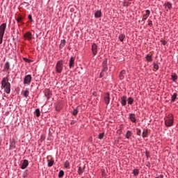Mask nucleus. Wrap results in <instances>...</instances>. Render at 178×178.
Returning <instances> with one entry per match:
<instances>
[{
	"mask_svg": "<svg viewBox=\"0 0 178 178\" xmlns=\"http://www.w3.org/2000/svg\"><path fill=\"white\" fill-rule=\"evenodd\" d=\"M22 20H23V18L22 17H19L17 19V22L19 23Z\"/></svg>",
	"mask_w": 178,
	"mask_h": 178,
	"instance_id": "ea45409f",
	"label": "nucleus"
},
{
	"mask_svg": "<svg viewBox=\"0 0 178 178\" xmlns=\"http://www.w3.org/2000/svg\"><path fill=\"white\" fill-rule=\"evenodd\" d=\"M173 115L170 114L167 118L165 119V124L167 127H171L173 126Z\"/></svg>",
	"mask_w": 178,
	"mask_h": 178,
	"instance_id": "7ed1b4c3",
	"label": "nucleus"
},
{
	"mask_svg": "<svg viewBox=\"0 0 178 178\" xmlns=\"http://www.w3.org/2000/svg\"><path fill=\"white\" fill-rule=\"evenodd\" d=\"M133 135L131 131H127L125 135L126 138H130V137Z\"/></svg>",
	"mask_w": 178,
	"mask_h": 178,
	"instance_id": "412c9836",
	"label": "nucleus"
},
{
	"mask_svg": "<svg viewBox=\"0 0 178 178\" xmlns=\"http://www.w3.org/2000/svg\"><path fill=\"white\" fill-rule=\"evenodd\" d=\"M32 79L33 77L30 74L25 76L24 79V84L30 85V83H31Z\"/></svg>",
	"mask_w": 178,
	"mask_h": 178,
	"instance_id": "423d86ee",
	"label": "nucleus"
},
{
	"mask_svg": "<svg viewBox=\"0 0 178 178\" xmlns=\"http://www.w3.org/2000/svg\"><path fill=\"white\" fill-rule=\"evenodd\" d=\"M9 70H10V63L9 61H6L4 64L3 72H7L9 73Z\"/></svg>",
	"mask_w": 178,
	"mask_h": 178,
	"instance_id": "0eeeda50",
	"label": "nucleus"
},
{
	"mask_svg": "<svg viewBox=\"0 0 178 178\" xmlns=\"http://www.w3.org/2000/svg\"><path fill=\"white\" fill-rule=\"evenodd\" d=\"M134 102V99L131 97L128 98V104L129 105H133V103Z\"/></svg>",
	"mask_w": 178,
	"mask_h": 178,
	"instance_id": "bb28decb",
	"label": "nucleus"
},
{
	"mask_svg": "<svg viewBox=\"0 0 178 178\" xmlns=\"http://www.w3.org/2000/svg\"><path fill=\"white\" fill-rule=\"evenodd\" d=\"M64 166L65 168H66V169H67V168H69V166H70V163H69V161H65L64 163Z\"/></svg>",
	"mask_w": 178,
	"mask_h": 178,
	"instance_id": "473e14b6",
	"label": "nucleus"
},
{
	"mask_svg": "<svg viewBox=\"0 0 178 178\" xmlns=\"http://www.w3.org/2000/svg\"><path fill=\"white\" fill-rule=\"evenodd\" d=\"M127 104V96H122L121 97V105H122V106H126Z\"/></svg>",
	"mask_w": 178,
	"mask_h": 178,
	"instance_id": "f8f14e48",
	"label": "nucleus"
},
{
	"mask_svg": "<svg viewBox=\"0 0 178 178\" xmlns=\"http://www.w3.org/2000/svg\"><path fill=\"white\" fill-rule=\"evenodd\" d=\"M146 156H147V158H148V156H149V152H148V151H146Z\"/></svg>",
	"mask_w": 178,
	"mask_h": 178,
	"instance_id": "37998d69",
	"label": "nucleus"
},
{
	"mask_svg": "<svg viewBox=\"0 0 178 178\" xmlns=\"http://www.w3.org/2000/svg\"><path fill=\"white\" fill-rule=\"evenodd\" d=\"M102 72L106 73L108 72V59H105L102 63Z\"/></svg>",
	"mask_w": 178,
	"mask_h": 178,
	"instance_id": "39448f33",
	"label": "nucleus"
},
{
	"mask_svg": "<svg viewBox=\"0 0 178 178\" xmlns=\"http://www.w3.org/2000/svg\"><path fill=\"white\" fill-rule=\"evenodd\" d=\"M148 136V129H144L142 134V136L144 138L147 137Z\"/></svg>",
	"mask_w": 178,
	"mask_h": 178,
	"instance_id": "aec40b11",
	"label": "nucleus"
},
{
	"mask_svg": "<svg viewBox=\"0 0 178 178\" xmlns=\"http://www.w3.org/2000/svg\"><path fill=\"white\" fill-rule=\"evenodd\" d=\"M125 76H126V71L125 70L121 71L119 75L120 80H123V79H124Z\"/></svg>",
	"mask_w": 178,
	"mask_h": 178,
	"instance_id": "dca6fc26",
	"label": "nucleus"
},
{
	"mask_svg": "<svg viewBox=\"0 0 178 178\" xmlns=\"http://www.w3.org/2000/svg\"><path fill=\"white\" fill-rule=\"evenodd\" d=\"M28 19H29V20H31V22H33V17L31 16V15H29L28 16Z\"/></svg>",
	"mask_w": 178,
	"mask_h": 178,
	"instance_id": "58836bf2",
	"label": "nucleus"
},
{
	"mask_svg": "<svg viewBox=\"0 0 178 178\" xmlns=\"http://www.w3.org/2000/svg\"><path fill=\"white\" fill-rule=\"evenodd\" d=\"M77 113H79V111L77 109H74L72 112V115L74 116H76Z\"/></svg>",
	"mask_w": 178,
	"mask_h": 178,
	"instance_id": "f704fd0d",
	"label": "nucleus"
},
{
	"mask_svg": "<svg viewBox=\"0 0 178 178\" xmlns=\"http://www.w3.org/2000/svg\"><path fill=\"white\" fill-rule=\"evenodd\" d=\"M176 99H177V93H174L173 95L171 97V104H172V102H175Z\"/></svg>",
	"mask_w": 178,
	"mask_h": 178,
	"instance_id": "a211bd4d",
	"label": "nucleus"
},
{
	"mask_svg": "<svg viewBox=\"0 0 178 178\" xmlns=\"http://www.w3.org/2000/svg\"><path fill=\"white\" fill-rule=\"evenodd\" d=\"M34 114L35 115V116L37 118H40V115H41V111H40V108H37L35 111V113Z\"/></svg>",
	"mask_w": 178,
	"mask_h": 178,
	"instance_id": "6ab92c4d",
	"label": "nucleus"
},
{
	"mask_svg": "<svg viewBox=\"0 0 178 178\" xmlns=\"http://www.w3.org/2000/svg\"><path fill=\"white\" fill-rule=\"evenodd\" d=\"M125 37H126L125 35L120 34V35H119V40H120V41L123 42V40H124V38H125Z\"/></svg>",
	"mask_w": 178,
	"mask_h": 178,
	"instance_id": "c85d7f7f",
	"label": "nucleus"
},
{
	"mask_svg": "<svg viewBox=\"0 0 178 178\" xmlns=\"http://www.w3.org/2000/svg\"><path fill=\"white\" fill-rule=\"evenodd\" d=\"M1 88H4L6 94H10V83H9V78L6 76L1 80Z\"/></svg>",
	"mask_w": 178,
	"mask_h": 178,
	"instance_id": "f257e3e1",
	"label": "nucleus"
},
{
	"mask_svg": "<svg viewBox=\"0 0 178 178\" xmlns=\"http://www.w3.org/2000/svg\"><path fill=\"white\" fill-rule=\"evenodd\" d=\"M104 102L106 105H109L111 102V95H109V93H106L104 95Z\"/></svg>",
	"mask_w": 178,
	"mask_h": 178,
	"instance_id": "6e6552de",
	"label": "nucleus"
},
{
	"mask_svg": "<svg viewBox=\"0 0 178 178\" xmlns=\"http://www.w3.org/2000/svg\"><path fill=\"white\" fill-rule=\"evenodd\" d=\"M54 163H55V161L54 160H48V166H49V168H51V166H54Z\"/></svg>",
	"mask_w": 178,
	"mask_h": 178,
	"instance_id": "5701e85b",
	"label": "nucleus"
},
{
	"mask_svg": "<svg viewBox=\"0 0 178 178\" xmlns=\"http://www.w3.org/2000/svg\"><path fill=\"white\" fill-rule=\"evenodd\" d=\"M148 26H150V27H152L153 24H152V21L149 20L148 22Z\"/></svg>",
	"mask_w": 178,
	"mask_h": 178,
	"instance_id": "a19ab883",
	"label": "nucleus"
},
{
	"mask_svg": "<svg viewBox=\"0 0 178 178\" xmlns=\"http://www.w3.org/2000/svg\"><path fill=\"white\" fill-rule=\"evenodd\" d=\"M138 173H140V171L138 169H134L133 170L134 176H138Z\"/></svg>",
	"mask_w": 178,
	"mask_h": 178,
	"instance_id": "cd10ccee",
	"label": "nucleus"
},
{
	"mask_svg": "<svg viewBox=\"0 0 178 178\" xmlns=\"http://www.w3.org/2000/svg\"><path fill=\"white\" fill-rule=\"evenodd\" d=\"M166 40H161V44H163V45H166Z\"/></svg>",
	"mask_w": 178,
	"mask_h": 178,
	"instance_id": "79ce46f5",
	"label": "nucleus"
},
{
	"mask_svg": "<svg viewBox=\"0 0 178 178\" xmlns=\"http://www.w3.org/2000/svg\"><path fill=\"white\" fill-rule=\"evenodd\" d=\"M84 172V170H83V168H81V167H79L78 169V173L79 175H82V173Z\"/></svg>",
	"mask_w": 178,
	"mask_h": 178,
	"instance_id": "2f4dec72",
	"label": "nucleus"
},
{
	"mask_svg": "<svg viewBox=\"0 0 178 178\" xmlns=\"http://www.w3.org/2000/svg\"><path fill=\"white\" fill-rule=\"evenodd\" d=\"M105 76V72L102 71L100 74H99V79H102Z\"/></svg>",
	"mask_w": 178,
	"mask_h": 178,
	"instance_id": "e433bc0d",
	"label": "nucleus"
},
{
	"mask_svg": "<svg viewBox=\"0 0 178 178\" xmlns=\"http://www.w3.org/2000/svg\"><path fill=\"white\" fill-rule=\"evenodd\" d=\"M151 15V11L149 10H146V14L143 15L142 22H145L146 19H148V17Z\"/></svg>",
	"mask_w": 178,
	"mask_h": 178,
	"instance_id": "ddd939ff",
	"label": "nucleus"
},
{
	"mask_svg": "<svg viewBox=\"0 0 178 178\" xmlns=\"http://www.w3.org/2000/svg\"><path fill=\"white\" fill-rule=\"evenodd\" d=\"M29 94H30V92L29 91V90H26L24 92V97H25V98H27V97H29Z\"/></svg>",
	"mask_w": 178,
	"mask_h": 178,
	"instance_id": "7c9ffc66",
	"label": "nucleus"
},
{
	"mask_svg": "<svg viewBox=\"0 0 178 178\" xmlns=\"http://www.w3.org/2000/svg\"><path fill=\"white\" fill-rule=\"evenodd\" d=\"M104 133L99 134L98 138H99V140H102V139L104 138Z\"/></svg>",
	"mask_w": 178,
	"mask_h": 178,
	"instance_id": "c9c22d12",
	"label": "nucleus"
},
{
	"mask_svg": "<svg viewBox=\"0 0 178 178\" xmlns=\"http://www.w3.org/2000/svg\"><path fill=\"white\" fill-rule=\"evenodd\" d=\"M65 45H66V40H62L60 44V48L62 49L63 48V47H65Z\"/></svg>",
	"mask_w": 178,
	"mask_h": 178,
	"instance_id": "b1692460",
	"label": "nucleus"
},
{
	"mask_svg": "<svg viewBox=\"0 0 178 178\" xmlns=\"http://www.w3.org/2000/svg\"><path fill=\"white\" fill-rule=\"evenodd\" d=\"M29 166V160H24L22 162V164L21 165V169H26Z\"/></svg>",
	"mask_w": 178,
	"mask_h": 178,
	"instance_id": "4468645a",
	"label": "nucleus"
},
{
	"mask_svg": "<svg viewBox=\"0 0 178 178\" xmlns=\"http://www.w3.org/2000/svg\"><path fill=\"white\" fill-rule=\"evenodd\" d=\"M146 60H147V62H152V56L147 54L146 56Z\"/></svg>",
	"mask_w": 178,
	"mask_h": 178,
	"instance_id": "393cba45",
	"label": "nucleus"
},
{
	"mask_svg": "<svg viewBox=\"0 0 178 178\" xmlns=\"http://www.w3.org/2000/svg\"><path fill=\"white\" fill-rule=\"evenodd\" d=\"M171 77L172 81H176V80H177V74H176L175 73L172 74Z\"/></svg>",
	"mask_w": 178,
	"mask_h": 178,
	"instance_id": "a878e982",
	"label": "nucleus"
},
{
	"mask_svg": "<svg viewBox=\"0 0 178 178\" xmlns=\"http://www.w3.org/2000/svg\"><path fill=\"white\" fill-rule=\"evenodd\" d=\"M154 68L156 69V70H159V65H158V64L154 63Z\"/></svg>",
	"mask_w": 178,
	"mask_h": 178,
	"instance_id": "72a5a7b5",
	"label": "nucleus"
},
{
	"mask_svg": "<svg viewBox=\"0 0 178 178\" xmlns=\"http://www.w3.org/2000/svg\"><path fill=\"white\" fill-rule=\"evenodd\" d=\"M70 69L74 67V57H71L69 63Z\"/></svg>",
	"mask_w": 178,
	"mask_h": 178,
	"instance_id": "2eb2a0df",
	"label": "nucleus"
},
{
	"mask_svg": "<svg viewBox=\"0 0 178 178\" xmlns=\"http://www.w3.org/2000/svg\"><path fill=\"white\" fill-rule=\"evenodd\" d=\"M102 16V13H101V10H97L95 13V17L97 19L101 17Z\"/></svg>",
	"mask_w": 178,
	"mask_h": 178,
	"instance_id": "f3484780",
	"label": "nucleus"
},
{
	"mask_svg": "<svg viewBox=\"0 0 178 178\" xmlns=\"http://www.w3.org/2000/svg\"><path fill=\"white\" fill-rule=\"evenodd\" d=\"M65 176V172L63 170H60L58 173V177L62 178Z\"/></svg>",
	"mask_w": 178,
	"mask_h": 178,
	"instance_id": "c756f323",
	"label": "nucleus"
},
{
	"mask_svg": "<svg viewBox=\"0 0 178 178\" xmlns=\"http://www.w3.org/2000/svg\"><path fill=\"white\" fill-rule=\"evenodd\" d=\"M165 8H168V9H172V3L170 2H167L164 4Z\"/></svg>",
	"mask_w": 178,
	"mask_h": 178,
	"instance_id": "4be33fe9",
	"label": "nucleus"
},
{
	"mask_svg": "<svg viewBox=\"0 0 178 178\" xmlns=\"http://www.w3.org/2000/svg\"><path fill=\"white\" fill-rule=\"evenodd\" d=\"M136 133L138 136H141V129H136Z\"/></svg>",
	"mask_w": 178,
	"mask_h": 178,
	"instance_id": "4c0bfd02",
	"label": "nucleus"
},
{
	"mask_svg": "<svg viewBox=\"0 0 178 178\" xmlns=\"http://www.w3.org/2000/svg\"><path fill=\"white\" fill-rule=\"evenodd\" d=\"M26 172H27V170L25 171V173H26Z\"/></svg>",
	"mask_w": 178,
	"mask_h": 178,
	"instance_id": "c03bdc74",
	"label": "nucleus"
},
{
	"mask_svg": "<svg viewBox=\"0 0 178 178\" xmlns=\"http://www.w3.org/2000/svg\"><path fill=\"white\" fill-rule=\"evenodd\" d=\"M62 70H63V61L60 60L56 65V72L57 73H62Z\"/></svg>",
	"mask_w": 178,
	"mask_h": 178,
	"instance_id": "20e7f679",
	"label": "nucleus"
},
{
	"mask_svg": "<svg viewBox=\"0 0 178 178\" xmlns=\"http://www.w3.org/2000/svg\"><path fill=\"white\" fill-rule=\"evenodd\" d=\"M92 52L93 55H97L98 54V45L95 43L92 45Z\"/></svg>",
	"mask_w": 178,
	"mask_h": 178,
	"instance_id": "1a4fd4ad",
	"label": "nucleus"
},
{
	"mask_svg": "<svg viewBox=\"0 0 178 178\" xmlns=\"http://www.w3.org/2000/svg\"><path fill=\"white\" fill-rule=\"evenodd\" d=\"M5 30H6V23H3L0 26V44L3 41V35H5Z\"/></svg>",
	"mask_w": 178,
	"mask_h": 178,
	"instance_id": "f03ea898",
	"label": "nucleus"
},
{
	"mask_svg": "<svg viewBox=\"0 0 178 178\" xmlns=\"http://www.w3.org/2000/svg\"><path fill=\"white\" fill-rule=\"evenodd\" d=\"M24 38H27L29 41H31V40H33V35L31 34V32L28 31L24 35Z\"/></svg>",
	"mask_w": 178,
	"mask_h": 178,
	"instance_id": "9d476101",
	"label": "nucleus"
},
{
	"mask_svg": "<svg viewBox=\"0 0 178 178\" xmlns=\"http://www.w3.org/2000/svg\"><path fill=\"white\" fill-rule=\"evenodd\" d=\"M129 119L132 122V123H137V119H136V114L130 113Z\"/></svg>",
	"mask_w": 178,
	"mask_h": 178,
	"instance_id": "9b49d317",
	"label": "nucleus"
}]
</instances>
